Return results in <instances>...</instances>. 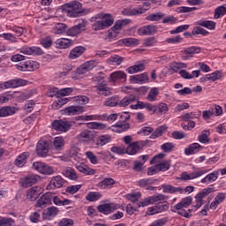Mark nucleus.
Returning a JSON list of instances; mask_svg holds the SVG:
<instances>
[{
	"label": "nucleus",
	"mask_w": 226,
	"mask_h": 226,
	"mask_svg": "<svg viewBox=\"0 0 226 226\" xmlns=\"http://www.w3.org/2000/svg\"><path fill=\"white\" fill-rule=\"evenodd\" d=\"M63 10L66 13L67 17L75 19L77 17H82L86 13V11L82 9V4L79 1H71L63 5Z\"/></svg>",
	"instance_id": "nucleus-1"
},
{
	"label": "nucleus",
	"mask_w": 226,
	"mask_h": 226,
	"mask_svg": "<svg viewBox=\"0 0 226 226\" xmlns=\"http://www.w3.org/2000/svg\"><path fill=\"white\" fill-rule=\"evenodd\" d=\"M99 19H101V20L95 21L92 26L94 31L109 29V27L114 25V17L110 13L100 14Z\"/></svg>",
	"instance_id": "nucleus-2"
},
{
	"label": "nucleus",
	"mask_w": 226,
	"mask_h": 226,
	"mask_svg": "<svg viewBox=\"0 0 226 226\" xmlns=\"http://www.w3.org/2000/svg\"><path fill=\"white\" fill-rule=\"evenodd\" d=\"M163 193H192L195 190V187L190 185L183 189V187H174L170 185H162Z\"/></svg>",
	"instance_id": "nucleus-3"
},
{
	"label": "nucleus",
	"mask_w": 226,
	"mask_h": 226,
	"mask_svg": "<svg viewBox=\"0 0 226 226\" xmlns=\"http://www.w3.org/2000/svg\"><path fill=\"white\" fill-rule=\"evenodd\" d=\"M169 197L163 194H156L154 196H150L148 198L144 199L142 201L139 202L138 207H146L147 206H151V204H156V202H162V200H167Z\"/></svg>",
	"instance_id": "nucleus-4"
},
{
	"label": "nucleus",
	"mask_w": 226,
	"mask_h": 226,
	"mask_svg": "<svg viewBox=\"0 0 226 226\" xmlns=\"http://www.w3.org/2000/svg\"><path fill=\"white\" fill-rule=\"evenodd\" d=\"M15 67L19 72H34L40 68V64L36 61L28 60L16 64Z\"/></svg>",
	"instance_id": "nucleus-5"
},
{
	"label": "nucleus",
	"mask_w": 226,
	"mask_h": 226,
	"mask_svg": "<svg viewBox=\"0 0 226 226\" xmlns=\"http://www.w3.org/2000/svg\"><path fill=\"white\" fill-rule=\"evenodd\" d=\"M207 172H209V170H195L192 173L185 171L181 174L180 179L181 181H191L192 179H197V177L204 176V174H207Z\"/></svg>",
	"instance_id": "nucleus-6"
},
{
	"label": "nucleus",
	"mask_w": 226,
	"mask_h": 226,
	"mask_svg": "<svg viewBox=\"0 0 226 226\" xmlns=\"http://www.w3.org/2000/svg\"><path fill=\"white\" fill-rule=\"evenodd\" d=\"M33 168L34 170H37V172L46 176L54 174V168L45 164V162H35L33 163Z\"/></svg>",
	"instance_id": "nucleus-7"
},
{
	"label": "nucleus",
	"mask_w": 226,
	"mask_h": 226,
	"mask_svg": "<svg viewBox=\"0 0 226 226\" xmlns=\"http://www.w3.org/2000/svg\"><path fill=\"white\" fill-rule=\"evenodd\" d=\"M40 179V176L37 175H27L20 178V185L23 188H29V186H33V185H36L38 180Z\"/></svg>",
	"instance_id": "nucleus-8"
},
{
	"label": "nucleus",
	"mask_w": 226,
	"mask_h": 226,
	"mask_svg": "<svg viewBox=\"0 0 226 226\" xmlns=\"http://www.w3.org/2000/svg\"><path fill=\"white\" fill-rule=\"evenodd\" d=\"M49 142L45 140H40L36 146V153L41 158H46L49 156Z\"/></svg>",
	"instance_id": "nucleus-9"
},
{
	"label": "nucleus",
	"mask_w": 226,
	"mask_h": 226,
	"mask_svg": "<svg viewBox=\"0 0 226 226\" xmlns=\"http://www.w3.org/2000/svg\"><path fill=\"white\" fill-rule=\"evenodd\" d=\"M53 129L56 130V132H66L70 128H72V124L70 122L66 120H55L52 123Z\"/></svg>",
	"instance_id": "nucleus-10"
},
{
	"label": "nucleus",
	"mask_w": 226,
	"mask_h": 226,
	"mask_svg": "<svg viewBox=\"0 0 226 226\" xmlns=\"http://www.w3.org/2000/svg\"><path fill=\"white\" fill-rule=\"evenodd\" d=\"M97 209L99 213H102V215H110V213H114V211L119 209V205L116 203H105L99 205Z\"/></svg>",
	"instance_id": "nucleus-11"
},
{
	"label": "nucleus",
	"mask_w": 226,
	"mask_h": 226,
	"mask_svg": "<svg viewBox=\"0 0 226 226\" xmlns=\"http://www.w3.org/2000/svg\"><path fill=\"white\" fill-rule=\"evenodd\" d=\"M65 181L61 176L53 177L47 185V190H56L57 188H63Z\"/></svg>",
	"instance_id": "nucleus-12"
},
{
	"label": "nucleus",
	"mask_w": 226,
	"mask_h": 226,
	"mask_svg": "<svg viewBox=\"0 0 226 226\" xmlns=\"http://www.w3.org/2000/svg\"><path fill=\"white\" fill-rule=\"evenodd\" d=\"M157 31L158 26L154 25H147L139 28L138 34H139V36H149L151 34H155Z\"/></svg>",
	"instance_id": "nucleus-13"
},
{
	"label": "nucleus",
	"mask_w": 226,
	"mask_h": 226,
	"mask_svg": "<svg viewBox=\"0 0 226 226\" xmlns=\"http://www.w3.org/2000/svg\"><path fill=\"white\" fill-rule=\"evenodd\" d=\"M27 84V80L22 79H11L4 83V89L20 87L22 86H26Z\"/></svg>",
	"instance_id": "nucleus-14"
},
{
	"label": "nucleus",
	"mask_w": 226,
	"mask_h": 226,
	"mask_svg": "<svg viewBox=\"0 0 226 226\" xmlns=\"http://www.w3.org/2000/svg\"><path fill=\"white\" fill-rule=\"evenodd\" d=\"M52 202V193L46 192L36 202L35 207H47Z\"/></svg>",
	"instance_id": "nucleus-15"
},
{
	"label": "nucleus",
	"mask_w": 226,
	"mask_h": 226,
	"mask_svg": "<svg viewBox=\"0 0 226 226\" xmlns=\"http://www.w3.org/2000/svg\"><path fill=\"white\" fill-rule=\"evenodd\" d=\"M40 193H41V187L34 186L27 190L26 192V199L31 202H34L38 197H40Z\"/></svg>",
	"instance_id": "nucleus-16"
},
{
	"label": "nucleus",
	"mask_w": 226,
	"mask_h": 226,
	"mask_svg": "<svg viewBox=\"0 0 226 226\" xmlns=\"http://www.w3.org/2000/svg\"><path fill=\"white\" fill-rule=\"evenodd\" d=\"M19 51L26 56H41L43 54V50L38 47H23Z\"/></svg>",
	"instance_id": "nucleus-17"
},
{
	"label": "nucleus",
	"mask_w": 226,
	"mask_h": 226,
	"mask_svg": "<svg viewBox=\"0 0 226 226\" xmlns=\"http://www.w3.org/2000/svg\"><path fill=\"white\" fill-rule=\"evenodd\" d=\"M82 112H84L82 106H70L62 110V114H65V116H77Z\"/></svg>",
	"instance_id": "nucleus-18"
},
{
	"label": "nucleus",
	"mask_w": 226,
	"mask_h": 226,
	"mask_svg": "<svg viewBox=\"0 0 226 226\" xmlns=\"http://www.w3.org/2000/svg\"><path fill=\"white\" fill-rule=\"evenodd\" d=\"M146 10L144 8H125L122 11V13L126 17H133L135 15H142V13H146Z\"/></svg>",
	"instance_id": "nucleus-19"
},
{
	"label": "nucleus",
	"mask_w": 226,
	"mask_h": 226,
	"mask_svg": "<svg viewBox=\"0 0 226 226\" xmlns=\"http://www.w3.org/2000/svg\"><path fill=\"white\" fill-rule=\"evenodd\" d=\"M126 73L123 71H117L109 75V82L116 83L117 80H126Z\"/></svg>",
	"instance_id": "nucleus-20"
},
{
	"label": "nucleus",
	"mask_w": 226,
	"mask_h": 226,
	"mask_svg": "<svg viewBox=\"0 0 226 226\" xmlns=\"http://www.w3.org/2000/svg\"><path fill=\"white\" fill-rule=\"evenodd\" d=\"M130 81L132 84H146V82L149 81V77L147 73H141L139 75L131 76Z\"/></svg>",
	"instance_id": "nucleus-21"
},
{
	"label": "nucleus",
	"mask_w": 226,
	"mask_h": 226,
	"mask_svg": "<svg viewBox=\"0 0 226 226\" xmlns=\"http://www.w3.org/2000/svg\"><path fill=\"white\" fill-rule=\"evenodd\" d=\"M73 45V41L68 38H60L56 41V49H70Z\"/></svg>",
	"instance_id": "nucleus-22"
},
{
	"label": "nucleus",
	"mask_w": 226,
	"mask_h": 226,
	"mask_svg": "<svg viewBox=\"0 0 226 226\" xmlns=\"http://www.w3.org/2000/svg\"><path fill=\"white\" fill-rule=\"evenodd\" d=\"M62 174H64L65 177H68V179H71L72 181H77L79 179L77 172H75V170L72 167L64 168L62 171Z\"/></svg>",
	"instance_id": "nucleus-23"
},
{
	"label": "nucleus",
	"mask_w": 226,
	"mask_h": 226,
	"mask_svg": "<svg viewBox=\"0 0 226 226\" xmlns=\"http://www.w3.org/2000/svg\"><path fill=\"white\" fill-rule=\"evenodd\" d=\"M200 149H202V146H200V144L192 143L189 145V147L185 148V154H186V156H190L191 154H197Z\"/></svg>",
	"instance_id": "nucleus-24"
},
{
	"label": "nucleus",
	"mask_w": 226,
	"mask_h": 226,
	"mask_svg": "<svg viewBox=\"0 0 226 226\" xmlns=\"http://www.w3.org/2000/svg\"><path fill=\"white\" fill-rule=\"evenodd\" d=\"M140 43L139 39L124 38L118 41V45H125V47H137Z\"/></svg>",
	"instance_id": "nucleus-25"
},
{
	"label": "nucleus",
	"mask_w": 226,
	"mask_h": 226,
	"mask_svg": "<svg viewBox=\"0 0 226 226\" xmlns=\"http://www.w3.org/2000/svg\"><path fill=\"white\" fill-rule=\"evenodd\" d=\"M84 52H86V48L82 46L75 47L71 50L69 59H77L78 57H80Z\"/></svg>",
	"instance_id": "nucleus-26"
},
{
	"label": "nucleus",
	"mask_w": 226,
	"mask_h": 226,
	"mask_svg": "<svg viewBox=\"0 0 226 226\" xmlns=\"http://www.w3.org/2000/svg\"><path fill=\"white\" fill-rule=\"evenodd\" d=\"M220 176V171L215 170L214 172L207 175L204 178L201 179V183L209 185V183H215L218 177Z\"/></svg>",
	"instance_id": "nucleus-27"
},
{
	"label": "nucleus",
	"mask_w": 226,
	"mask_h": 226,
	"mask_svg": "<svg viewBox=\"0 0 226 226\" xmlns=\"http://www.w3.org/2000/svg\"><path fill=\"white\" fill-rule=\"evenodd\" d=\"M29 158V152H24L20 154L15 160V165L17 167H24L27 163V159Z\"/></svg>",
	"instance_id": "nucleus-28"
},
{
	"label": "nucleus",
	"mask_w": 226,
	"mask_h": 226,
	"mask_svg": "<svg viewBox=\"0 0 226 226\" xmlns=\"http://www.w3.org/2000/svg\"><path fill=\"white\" fill-rule=\"evenodd\" d=\"M137 100V97L135 94H131L125 97H124L122 100L118 101L119 107H128L131 103H133Z\"/></svg>",
	"instance_id": "nucleus-29"
},
{
	"label": "nucleus",
	"mask_w": 226,
	"mask_h": 226,
	"mask_svg": "<svg viewBox=\"0 0 226 226\" xmlns=\"http://www.w3.org/2000/svg\"><path fill=\"white\" fill-rule=\"evenodd\" d=\"M94 89L102 96H110L112 94V89L106 85H97L94 87Z\"/></svg>",
	"instance_id": "nucleus-30"
},
{
	"label": "nucleus",
	"mask_w": 226,
	"mask_h": 226,
	"mask_svg": "<svg viewBox=\"0 0 226 226\" xmlns=\"http://www.w3.org/2000/svg\"><path fill=\"white\" fill-rule=\"evenodd\" d=\"M194 26H201L202 27H206V29L214 30L216 29V22L211 20H200L194 23Z\"/></svg>",
	"instance_id": "nucleus-31"
},
{
	"label": "nucleus",
	"mask_w": 226,
	"mask_h": 226,
	"mask_svg": "<svg viewBox=\"0 0 226 226\" xmlns=\"http://www.w3.org/2000/svg\"><path fill=\"white\" fill-rule=\"evenodd\" d=\"M76 169L79 172L86 174V176H94V174H96V170L89 168L87 165H77Z\"/></svg>",
	"instance_id": "nucleus-32"
},
{
	"label": "nucleus",
	"mask_w": 226,
	"mask_h": 226,
	"mask_svg": "<svg viewBox=\"0 0 226 226\" xmlns=\"http://www.w3.org/2000/svg\"><path fill=\"white\" fill-rule=\"evenodd\" d=\"M165 17V13L163 12H155L148 14L146 17V20H148L149 22H160L163 18Z\"/></svg>",
	"instance_id": "nucleus-33"
},
{
	"label": "nucleus",
	"mask_w": 226,
	"mask_h": 226,
	"mask_svg": "<svg viewBox=\"0 0 226 226\" xmlns=\"http://www.w3.org/2000/svg\"><path fill=\"white\" fill-rule=\"evenodd\" d=\"M93 139H94V137L88 131H83L78 135V139L79 142H91Z\"/></svg>",
	"instance_id": "nucleus-34"
},
{
	"label": "nucleus",
	"mask_w": 226,
	"mask_h": 226,
	"mask_svg": "<svg viewBox=\"0 0 226 226\" xmlns=\"http://www.w3.org/2000/svg\"><path fill=\"white\" fill-rule=\"evenodd\" d=\"M146 65L144 64L138 63L126 69V72L132 75V73H139V72H144Z\"/></svg>",
	"instance_id": "nucleus-35"
},
{
	"label": "nucleus",
	"mask_w": 226,
	"mask_h": 226,
	"mask_svg": "<svg viewBox=\"0 0 226 226\" xmlns=\"http://www.w3.org/2000/svg\"><path fill=\"white\" fill-rule=\"evenodd\" d=\"M209 135H211V132L209 130H204L201 132L200 135L198 137L199 142L201 144H209L211 139H209Z\"/></svg>",
	"instance_id": "nucleus-36"
},
{
	"label": "nucleus",
	"mask_w": 226,
	"mask_h": 226,
	"mask_svg": "<svg viewBox=\"0 0 226 226\" xmlns=\"http://www.w3.org/2000/svg\"><path fill=\"white\" fill-rule=\"evenodd\" d=\"M192 199L190 196L182 199L178 204L175 205V209H183L185 207H188L192 205Z\"/></svg>",
	"instance_id": "nucleus-37"
},
{
	"label": "nucleus",
	"mask_w": 226,
	"mask_h": 226,
	"mask_svg": "<svg viewBox=\"0 0 226 226\" xmlns=\"http://www.w3.org/2000/svg\"><path fill=\"white\" fill-rule=\"evenodd\" d=\"M139 151H140V145H139V142H132L129 144L126 148L127 154H137Z\"/></svg>",
	"instance_id": "nucleus-38"
},
{
	"label": "nucleus",
	"mask_w": 226,
	"mask_h": 226,
	"mask_svg": "<svg viewBox=\"0 0 226 226\" xmlns=\"http://www.w3.org/2000/svg\"><path fill=\"white\" fill-rule=\"evenodd\" d=\"M103 105L105 107H117L119 105V96H112L104 101Z\"/></svg>",
	"instance_id": "nucleus-39"
},
{
	"label": "nucleus",
	"mask_w": 226,
	"mask_h": 226,
	"mask_svg": "<svg viewBox=\"0 0 226 226\" xmlns=\"http://www.w3.org/2000/svg\"><path fill=\"white\" fill-rule=\"evenodd\" d=\"M112 140L110 135H102L97 139L96 145L103 147V146L109 144Z\"/></svg>",
	"instance_id": "nucleus-40"
},
{
	"label": "nucleus",
	"mask_w": 226,
	"mask_h": 226,
	"mask_svg": "<svg viewBox=\"0 0 226 226\" xmlns=\"http://www.w3.org/2000/svg\"><path fill=\"white\" fill-rule=\"evenodd\" d=\"M112 185H116V181L113 178H105L102 181L99 182L97 186L102 190L107 189V186H112Z\"/></svg>",
	"instance_id": "nucleus-41"
},
{
	"label": "nucleus",
	"mask_w": 226,
	"mask_h": 226,
	"mask_svg": "<svg viewBox=\"0 0 226 226\" xmlns=\"http://www.w3.org/2000/svg\"><path fill=\"white\" fill-rule=\"evenodd\" d=\"M67 28L68 26H66V24L57 23L56 25H55L53 31L55 34H64V33H66Z\"/></svg>",
	"instance_id": "nucleus-42"
},
{
	"label": "nucleus",
	"mask_w": 226,
	"mask_h": 226,
	"mask_svg": "<svg viewBox=\"0 0 226 226\" xmlns=\"http://www.w3.org/2000/svg\"><path fill=\"white\" fill-rule=\"evenodd\" d=\"M87 128L91 130H105L107 128V124L100 122H90L87 123Z\"/></svg>",
	"instance_id": "nucleus-43"
},
{
	"label": "nucleus",
	"mask_w": 226,
	"mask_h": 226,
	"mask_svg": "<svg viewBox=\"0 0 226 226\" xmlns=\"http://www.w3.org/2000/svg\"><path fill=\"white\" fill-rule=\"evenodd\" d=\"M170 68L175 73H179V72L183 70V68H188V64L185 63H173L170 64Z\"/></svg>",
	"instance_id": "nucleus-44"
},
{
	"label": "nucleus",
	"mask_w": 226,
	"mask_h": 226,
	"mask_svg": "<svg viewBox=\"0 0 226 226\" xmlns=\"http://www.w3.org/2000/svg\"><path fill=\"white\" fill-rule=\"evenodd\" d=\"M53 146L56 151H61L64 147V139L63 137H56L53 141Z\"/></svg>",
	"instance_id": "nucleus-45"
},
{
	"label": "nucleus",
	"mask_w": 226,
	"mask_h": 226,
	"mask_svg": "<svg viewBox=\"0 0 226 226\" xmlns=\"http://www.w3.org/2000/svg\"><path fill=\"white\" fill-rule=\"evenodd\" d=\"M13 114H15V109L10 106L0 109V117H7V116H13Z\"/></svg>",
	"instance_id": "nucleus-46"
},
{
	"label": "nucleus",
	"mask_w": 226,
	"mask_h": 226,
	"mask_svg": "<svg viewBox=\"0 0 226 226\" xmlns=\"http://www.w3.org/2000/svg\"><path fill=\"white\" fill-rule=\"evenodd\" d=\"M164 132H167V126L161 125L151 134L150 139H158L163 135Z\"/></svg>",
	"instance_id": "nucleus-47"
},
{
	"label": "nucleus",
	"mask_w": 226,
	"mask_h": 226,
	"mask_svg": "<svg viewBox=\"0 0 226 226\" xmlns=\"http://www.w3.org/2000/svg\"><path fill=\"white\" fill-rule=\"evenodd\" d=\"M220 79H222V72L219 71L207 74L204 78L205 80H212L213 82L220 80Z\"/></svg>",
	"instance_id": "nucleus-48"
},
{
	"label": "nucleus",
	"mask_w": 226,
	"mask_h": 226,
	"mask_svg": "<svg viewBox=\"0 0 226 226\" xmlns=\"http://www.w3.org/2000/svg\"><path fill=\"white\" fill-rule=\"evenodd\" d=\"M0 38L5 39L6 41H10V43H17L19 40V38H17L14 34L10 33L0 34Z\"/></svg>",
	"instance_id": "nucleus-49"
},
{
	"label": "nucleus",
	"mask_w": 226,
	"mask_h": 226,
	"mask_svg": "<svg viewBox=\"0 0 226 226\" xmlns=\"http://www.w3.org/2000/svg\"><path fill=\"white\" fill-rule=\"evenodd\" d=\"M159 172H167L170 169V161H163L155 164Z\"/></svg>",
	"instance_id": "nucleus-50"
},
{
	"label": "nucleus",
	"mask_w": 226,
	"mask_h": 226,
	"mask_svg": "<svg viewBox=\"0 0 226 226\" xmlns=\"http://www.w3.org/2000/svg\"><path fill=\"white\" fill-rule=\"evenodd\" d=\"M158 94H160V92L158 91V88L153 87L149 91V93L147 96V100H148V102H156V98H157Z\"/></svg>",
	"instance_id": "nucleus-51"
},
{
	"label": "nucleus",
	"mask_w": 226,
	"mask_h": 226,
	"mask_svg": "<svg viewBox=\"0 0 226 226\" xmlns=\"http://www.w3.org/2000/svg\"><path fill=\"white\" fill-rule=\"evenodd\" d=\"M182 54H200V47L192 46L182 50Z\"/></svg>",
	"instance_id": "nucleus-52"
},
{
	"label": "nucleus",
	"mask_w": 226,
	"mask_h": 226,
	"mask_svg": "<svg viewBox=\"0 0 226 226\" xmlns=\"http://www.w3.org/2000/svg\"><path fill=\"white\" fill-rule=\"evenodd\" d=\"M86 199L89 202H95V200H100V199H102V194H100V192H92L87 195Z\"/></svg>",
	"instance_id": "nucleus-53"
},
{
	"label": "nucleus",
	"mask_w": 226,
	"mask_h": 226,
	"mask_svg": "<svg viewBox=\"0 0 226 226\" xmlns=\"http://www.w3.org/2000/svg\"><path fill=\"white\" fill-rule=\"evenodd\" d=\"M73 93V88H62L56 93V98H61L62 96H68V94H72Z\"/></svg>",
	"instance_id": "nucleus-54"
},
{
	"label": "nucleus",
	"mask_w": 226,
	"mask_h": 226,
	"mask_svg": "<svg viewBox=\"0 0 226 226\" xmlns=\"http://www.w3.org/2000/svg\"><path fill=\"white\" fill-rule=\"evenodd\" d=\"M76 26H74L79 33H82L87 26V20L86 19H77Z\"/></svg>",
	"instance_id": "nucleus-55"
},
{
	"label": "nucleus",
	"mask_w": 226,
	"mask_h": 226,
	"mask_svg": "<svg viewBox=\"0 0 226 226\" xmlns=\"http://www.w3.org/2000/svg\"><path fill=\"white\" fill-rule=\"evenodd\" d=\"M124 61V57L119 56V55H113L108 59V63L116 64L117 66Z\"/></svg>",
	"instance_id": "nucleus-56"
},
{
	"label": "nucleus",
	"mask_w": 226,
	"mask_h": 226,
	"mask_svg": "<svg viewBox=\"0 0 226 226\" xmlns=\"http://www.w3.org/2000/svg\"><path fill=\"white\" fill-rule=\"evenodd\" d=\"M223 15H226V4L217 7L215 11V19H220V17H223Z\"/></svg>",
	"instance_id": "nucleus-57"
},
{
	"label": "nucleus",
	"mask_w": 226,
	"mask_h": 226,
	"mask_svg": "<svg viewBox=\"0 0 226 226\" xmlns=\"http://www.w3.org/2000/svg\"><path fill=\"white\" fill-rule=\"evenodd\" d=\"M155 209H157V214L165 213V211H169V203L167 201L160 202L155 206Z\"/></svg>",
	"instance_id": "nucleus-58"
},
{
	"label": "nucleus",
	"mask_w": 226,
	"mask_h": 226,
	"mask_svg": "<svg viewBox=\"0 0 226 226\" xmlns=\"http://www.w3.org/2000/svg\"><path fill=\"white\" fill-rule=\"evenodd\" d=\"M151 185H154V180H153V178H143L139 181V186L141 188H147Z\"/></svg>",
	"instance_id": "nucleus-59"
},
{
	"label": "nucleus",
	"mask_w": 226,
	"mask_h": 226,
	"mask_svg": "<svg viewBox=\"0 0 226 226\" xmlns=\"http://www.w3.org/2000/svg\"><path fill=\"white\" fill-rule=\"evenodd\" d=\"M95 66H98V62H96V60H90L83 64V68L88 72H91Z\"/></svg>",
	"instance_id": "nucleus-60"
},
{
	"label": "nucleus",
	"mask_w": 226,
	"mask_h": 226,
	"mask_svg": "<svg viewBox=\"0 0 226 226\" xmlns=\"http://www.w3.org/2000/svg\"><path fill=\"white\" fill-rule=\"evenodd\" d=\"M192 34H201L202 36H207V34H209V32L200 26H195L192 31Z\"/></svg>",
	"instance_id": "nucleus-61"
},
{
	"label": "nucleus",
	"mask_w": 226,
	"mask_h": 226,
	"mask_svg": "<svg viewBox=\"0 0 226 226\" xmlns=\"http://www.w3.org/2000/svg\"><path fill=\"white\" fill-rule=\"evenodd\" d=\"M139 204L140 203H137V205L133 204V203H129L127 206H126V213L127 215H133V213H135V211H137V209H139Z\"/></svg>",
	"instance_id": "nucleus-62"
},
{
	"label": "nucleus",
	"mask_w": 226,
	"mask_h": 226,
	"mask_svg": "<svg viewBox=\"0 0 226 226\" xmlns=\"http://www.w3.org/2000/svg\"><path fill=\"white\" fill-rule=\"evenodd\" d=\"M57 213H59V209H57V207H51L47 208L44 215H46V216H49L50 218L52 216H56Z\"/></svg>",
	"instance_id": "nucleus-63"
},
{
	"label": "nucleus",
	"mask_w": 226,
	"mask_h": 226,
	"mask_svg": "<svg viewBox=\"0 0 226 226\" xmlns=\"http://www.w3.org/2000/svg\"><path fill=\"white\" fill-rule=\"evenodd\" d=\"M177 22V18L170 15L167 17H163L162 19V24H176Z\"/></svg>",
	"instance_id": "nucleus-64"
}]
</instances>
